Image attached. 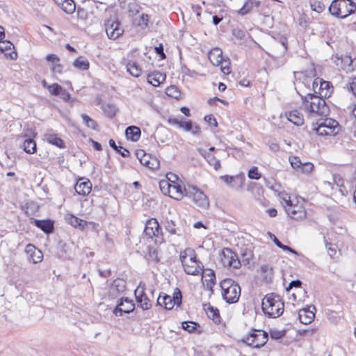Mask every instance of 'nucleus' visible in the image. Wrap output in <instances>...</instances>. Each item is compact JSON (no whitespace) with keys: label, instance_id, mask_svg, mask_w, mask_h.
<instances>
[{"label":"nucleus","instance_id":"f257e3e1","mask_svg":"<svg viewBox=\"0 0 356 356\" xmlns=\"http://www.w3.org/2000/svg\"><path fill=\"white\" fill-rule=\"evenodd\" d=\"M297 93L300 96L302 105L305 111L316 113L320 116H326L329 115L330 109L325 99L320 95L312 93H307L305 95L300 94L298 91Z\"/></svg>","mask_w":356,"mask_h":356},{"label":"nucleus","instance_id":"49530a36","mask_svg":"<svg viewBox=\"0 0 356 356\" xmlns=\"http://www.w3.org/2000/svg\"><path fill=\"white\" fill-rule=\"evenodd\" d=\"M171 178H168V180H161L159 182V188L162 193L165 195H168L170 197V191H171Z\"/></svg>","mask_w":356,"mask_h":356},{"label":"nucleus","instance_id":"7ed1b4c3","mask_svg":"<svg viewBox=\"0 0 356 356\" xmlns=\"http://www.w3.org/2000/svg\"><path fill=\"white\" fill-rule=\"evenodd\" d=\"M297 93L300 96L302 105L305 111L316 113L320 116H326L329 115L330 109L325 99L320 95L312 93H307L305 95L300 94L298 91Z\"/></svg>","mask_w":356,"mask_h":356},{"label":"nucleus","instance_id":"b1692460","mask_svg":"<svg viewBox=\"0 0 356 356\" xmlns=\"http://www.w3.org/2000/svg\"><path fill=\"white\" fill-rule=\"evenodd\" d=\"M315 314L309 308H303L299 310L298 318L301 323L309 324L314 319Z\"/></svg>","mask_w":356,"mask_h":356},{"label":"nucleus","instance_id":"79ce46f5","mask_svg":"<svg viewBox=\"0 0 356 356\" xmlns=\"http://www.w3.org/2000/svg\"><path fill=\"white\" fill-rule=\"evenodd\" d=\"M328 10L332 15L342 18L339 0H333Z\"/></svg>","mask_w":356,"mask_h":356},{"label":"nucleus","instance_id":"423d86ee","mask_svg":"<svg viewBox=\"0 0 356 356\" xmlns=\"http://www.w3.org/2000/svg\"><path fill=\"white\" fill-rule=\"evenodd\" d=\"M268 339V332L254 330L248 336L242 339V342L253 348H260L267 343Z\"/></svg>","mask_w":356,"mask_h":356},{"label":"nucleus","instance_id":"a19ab883","mask_svg":"<svg viewBox=\"0 0 356 356\" xmlns=\"http://www.w3.org/2000/svg\"><path fill=\"white\" fill-rule=\"evenodd\" d=\"M108 144L111 147H112L117 153L120 154L122 157L129 156V151L122 146H117L113 139H110Z\"/></svg>","mask_w":356,"mask_h":356},{"label":"nucleus","instance_id":"f8f14e48","mask_svg":"<svg viewBox=\"0 0 356 356\" xmlns=\"http://www.w3.org/2000/svg\"><path fill=\"white\" fill-rule=\"evenodd\" d=\"M145 284H142L140 282L138 287L134 291V294L138 306L143 310H147L152 307V303L145 293Z\"/></svg>","mask_w":356,"mask_h":356},{"label":"nucleus","instance_id":"f03ea898","mask_svg":"<svg viewBox=\"0 0 356 356\" xmlns=\"http://www.w3.org/2000/svg\"><path fill=\"white\" fill-rule=\"evenodd\" d=\"M297 93L300 96L302 105L305 111L316 113L320 116H326L329 115L330 109L325 99L320 95L312 93H307L305 95L300 94L298 91Z\"/></svg>","mask_w":356,"mask_h":356},{"label":"nucleus","instance_id":"393cba45","mask_svg":"<svg viewBox=\"0 0 356 356\" xmlns=\"http://www.w3.org/2000/svg\"><path fill=\"white\" fill-rule=\"evenodd\" d=\"M332 88L331 82L321 79L320 86L318 88V95L323 97H329L332 92Z\"/></svg>","mask_w":356,"mask_h":356},{"label":"nucleus","instance_id":"39448f33","mask_svg":"<svg viewBox=\"0 0 356 356\" xmlns=\"http://www.w3.org/2000/svg\"><path fill=\"white\" fill-rule=\"evenodd\" d=\"M222 298L229 304L238 301L241 296V287L238 284L230 278H226L220 282Z\"/></svg>","mask_w":356,"mask_h":356},{"label":"nucleus","instance_id":"69168bd1","mask_svg":"<svg viewBox=\"0 0 356 356\" xmlns=\"http://www.w3.org/2000/svg\"><path fill=\"white\" fill-rule=\"evenodd\" d=\"M314 165L309 162L302 163L299 171L304 173H309L313 170Z\"/></svg>","mask_w":356,"mask_h":356},{"label":"nucleus","instance_id":"a18cd8bd","mask_svg":"<svg viewBox=\"0 0 356 356\" xmlns=\"http://www.w3.org/2000/svg\"><path fill=\"white\" fill-rule=\"evenodd\" d=\"M165 229L171 235H181L179 229L177 227L175 222L172 220H166L165 223Z\"/></svg>","mask_w":356,"mask_h":356},{"label":"nucleus","instance_id":"c9c22d12","mask_svg":"<svg viewBox=\"0 0 356 356\" xmlns=\"http://www.w3.org/2000/svg\"><path fill=\"white\" fill-rule=\"evenodd\" d=\"M126 69L131 76L138 77L141 74L142 69L140 65L135 61H129L126 64Z\"/></svg>","mask_w":356,"mask_h":356},{"label":"nucleus","instance_id":"9d476101","mask_svg":"<svg viewBox=\"0 0 356 356\" xmlns=\"http://www.w3.org/2000/svg\"><path fill=\"white\" fill-rule=\"evenodd\" d=\"M105 29L108 38L115 40L122 35L124 30L115 17H111L105 22Z\"/></svg>","mask_w":356,"mask_h":356},{"label":"nucleus","instance_id":"680f3d73","mask_svg":"<svg viewBox=\"0 0 356 356\" xmlns=\"http://www.w3.org/2000/svg\"><path fill=\"white\" fill-rule=\"evenodd\" d=\"M145 228H153L154 229V231L156 230H161V228L157 221L155 218H152L150 220H148L145 224Z\"/></svg>","mask_w":356,"mask_h":356},{"label":"nucleus","instance_id":"a878e982","mask_svg":"<svg viewBox=\"0 0 356 356\" xmlns=\"http://www.w3.org/2000/svg\"><path fill=\"white\" fill-rule=\"evenodd\" d=\"M44 140L51 144V145H54L59 148H64L65 147V143L63 142V140L58 137V136L53 133L51 131H49L48 132H47L44 136Z\"/></svg>","mask_w":356,"mask_h":356},{"label":"nucleus","instance_id":"dca6fc26","mask_svg":"<svg viewBox=\"0 0 356 356\" xmlns=\"http://www.w3.org/2000/svg\"><path fill=\"white\" fill-rule=\"evenodd\" d=\"M74 189L79 195L86 196L90 193L92 184L89 179H79L74 186Z\"/></svg>","mask_w":356,"mask_h":356},{"label":"nucleus","instance_id":"4468645a","mask_svg":"<svg viewBox=\"0 0 356 356\" xmlns=\"http://www.w3.org/2000/svg\"><path fill=\"white\" fill-rule=\"evenodd\" d=\"M25 251L28 255L29 260L33 264H38L42 261L43 254L41 250L36 248L32 244H28L26 246Z\"/></svg>","mask_w":356,"mask_h":356},{"label":"nucleus","instance_id":"cd10ccee","mask_svg":"<svg viewBox=\"0 0 356 356\" xmlns=\"http://www.w3.org/2000/svg\"><path fill=\"white\" fill-rule=\"evenodd\" d=\"M208 57L213 65L219 66L223 58L222 51L220 48L215 47L209 52Z\"/></svg>","mask_w":356,"mask_h":356},{"label":"nucleus","instance_id":"5fc2aeb1","mask_svg":"<svg viewBox=\"0 0 356 356\" xmlns=\"http://www.w3.org/2000/svg\"><path fill=\"white\" fill-rule=\"evenodd\" d=\"M220 70L223 74H229L231 72L230 60L228 58H222V62H220Z\"/></svg>","mask_w":356,"mask_h":356},{"label":"nucleus","instance_id":"bf43d9fd","mask_svg":"<svg viewBox=\"0 0 356 356\" xmlns=\"http://www.w3.org/2000/svg\"><path fill=\"white\" fill-rule=\"evenodd\" d=\"M63 88L58 83H53L50 86H48V90L50 93L55 96H58L62 91Z\"/></svg>","mask_w":356,"mask_h":356},{"label":"nucleus","instance_id":"4be33fe9","mask_svg":"<svg viewBox=\"0 0 356 356\" xmlns=\"http://www.w3.org/2000/svg\"><path fill=\"white\" fill-rule=\"evenodd\" d=\"M183 267L185 273L188 275H197L203 272L202 263H189L186 261Z\"/></svg>","mask_w":356,"mask_h":356},{"label":"nucleus","instance_id":"e2e57ef3","mask_svg":"<svg viewBox=\"0 0 356 356\" xmlns=\"http://www.w3.org/2000/svg\"><path fill=\"white\" fill-rule=\"evenodd\" d=\"M153 228H145L144 229V234L149 238H152L153 236L159 237V236H162L161 230L154 231Z\"/></svg>","mask_w":356,"mask_h":356},{"label":"nucleus","instance_id":"ea45409f","mask_svg":"<svg viewBox=\"0 0 356 356\" xmlns=\"http://www.w3.org/2000/svg\"><path fill=\"white\" fill-rule=\"evenodd\" d=\"M73 65L80 70H87L90 67V63L87 58L79 56L74 61Z\"/></svg>","mask_w":356,"mask_h":356},{"label":"nucleus","instance_id":"e433bc0d","mask_svg":"<svg viewBox=\"0 0 356 356\" xmlns=\"http://www.w3.org/2000/svg\"><path fill=\"white\" fill-rule=\"evenodd\" d=\"M172 302L171 296L167 294H163V296L159 295L157 298V305L163 306L168 310L172 309L174 307L175 304Z\"/></svg>","mask_w":356,"mask_h":356},{"label":"nucleus","instance_id":"7c9ffc66","mask_svg":"<svg viewBox=\"0 0 356 356\" xmlns=\"http://www.w3.org/2000/svg\"><path fill=\"white\" fill-rule=\"evenodd\" d=\"M125 135L128 140L136 142L140 139L141 131L136 126H129L125 130Z\"/></svg>","mask_w":356,"mask_h":356},{"label":"nucleus","instance_id":"58836bf2","mask_svg":"<svg viewBox=\"0 0 356 356\" xmlns=\"http://www.w3.org/2000/svg\"><path fill=\"white\" fill-rule=\"evenodd\" d=\"M149 21V16L147 14H142L138 16H136L134 18L133 24L136 26H140L141 29H144L147 26Z\"/></svg>","mask_w":356,"mask_h":356},{"label":"nucleus","instance_id":"1a4fd4ad","mask_svg":"<svg viewBox=\"0 0 356 356\" xmlns=\"http://www.w3.org/2000/svg\"><path fill=\"white\" fill-rule=\"evenodd\" d=\"M319 136H334L339 131V123L332 119H326L313 129Z\"/></svg>","mask_w":356,"mask_h":356},{"label":"nucleus","instance_id":"f704fd0d","mask_svg":"<svg viewBox=\"0 0 356 356\" xmlns=\"http://www.w3.org/2000/svg\"><path fill=\"white\" fill-rule=\"evenodd\" d=\"M141 164L149 169L155 170L159 168L160 161L156 156H152V155L148 154L147 156H145V159H143V161Z\"/></svg>","mask_w":356,"mask_h":356},{"label":"nucleus","instance_id":"37998d69","mask_svg":"<svg viewBox=\"0 0 356 356\" xmlns=\"http://www.w3.org/2000/svg\"><path fill=\"white\" fill-rule=\"evenodd\" d=\"M261 272L264 277V281L268 283L272 281L273 268L268 265H262Z\"/></svg>","mask_w":356,"mask_h":356},{"label":"nucleus","instance_id":"864d4df0","mask_svg":"<svg viewBox=\"0 0 356 356\" xmlns=\"http://www.w3.org/2000/svg\"><path fill=\"white\" fill-rule=\"evenodd\" d=\"M104 113L110 118H112L117 112V108L113 104H106L103 106Z\"/></svg>","mask_w":356,"mask_h":356},{"label":"nucleus","instance_id":"6e6552de","mask_svg":"<svg viewBox=\"0 0 356 356\" xmlns=\"http://www.w3.org/2000/svg\"><path fill=\"white\" fill-rule=\"evenodd\" d=\"M220 261L223 266L239 268L241 266V261L238 259L237 254L230 248H223L220 254Z\"/></svg>","mask_w":356,"mask_h":356},{"label":"nucleus","instance_id":"6ab92c4d","mask_svg":"<svg viewBox=\"0 0 356 356\" xmlns=\"http://www.w3.org/2000/svg\"><path fill=\"white\" fill-rule=\"evenodd\" d=\"M14 44L9 40H3L0 44V51L3 53L7 58L11 60H16L17 58V54L15 51L8 52V51L14 49Z\"/></svg>","mask_w":356,"mask_h":356},{"label":"nucleus","instance_id":"c756f323","mask_svg":"<svg viewBox=\"0 0 356 356\" xmlns=\"http://www.w3.org/2000/svg\"><path fill=\"white\" fill-rule=\"evenodd\" d=\"M204 309L206 311L208 317L211 318L215 323H220V313L217 308L213 307L210 304H206L204 305Z\"/></svg>","mask_w":356,"mask_h":356},{"label":"nucleus","instance_id":"c03bdc74","mask_svg":"<svg viewBox=\"0 0 356 356\" xmlns=\"http://www.w3.org/2000/svg\"><path fill=\"white\" fill-rule=\"evenodd\" d=\"M309 4L312 10L318 13H323L325 9L323 0H309Z\"/></svg>","mask_w":356,"mask_h":356},{"label":"nucleus","instance_id":"774afa93","mask_svg":"<svg viewBox=\"0 0 356 356\" xmlns=\"http://www.w3.org/2000/svg\"><path fill=\"white\" fill-rule=\"evenodd\" d=\"M232 34L236 38L241 40H243L245 37V32L239 29H234L232 31Z\"/></svg>","mask_w":356,"mask_h":356},{"label":"nucleus","instance_id":"bb28decb","mask_svg":"<svg viewBox=\"0 0 356 356\" xmlns=\"http://www.w3.org/2000/svg\"><path fill=\"white\" fill-rule=\"evenodd\" d=\"M65 219L67 221V222L71 225L72 227L75 228H79L81 230H83L86 225V221L74 216L72 214H66L65 216Z\"/></svg>","mask_w":356,"mask_h":356},{"label":"nucleus","instance_id":"c85d7f7f","mask_svg":"<svg viewBox=\"0 0 356 356\" xmlns=\"http://www.w3.org/2000/svg\"><path fill=\"white\" fill-rule=\"evenodd\" d=\"M165 74L160 72H154L147 76V82L154 87L159 86L165 80Z\"/></svg>","mask_w":356,"mask_h":356},{"label":"nucleus","instance_id":"72a5a7b5","mask_svg":"<svg viewBox=\"0 0 356 356\" xmlns=\"http://www.w3.org/2000/svg\"><path fill=\"white\" fill-rule=\"evenodd\" d=\"M287 119L296 126H300L304 123L303 115L298 110L290 111L287 115Z\"/></svg>","mask_w":356,"mask_h":356},{"label":"nucleus","instance_id":"338daca9","mask_svg":"<svg viewBox=\"0 0 356 356\" xmlns=\"http://www.w3.org/2000/svg\"><path fill=\"white\" fill-rule=\"evenodd\" d=\"M347 89L352 91L353 95L356 97V76L350 79L347 85Z\"/></svg>","mask_w":356,"mask_h":356},{"label":"nucleus","instance_id":"2eb2a0df","mask_svg":"<svg viewBox=\"0 0 356 356\" xmlns=\"http://www.w3.org/2000/svg\"><path fill=\"white\" fill-rule=\"evenodd\" d=\"M220 179L233 188H238L243 186L245 177L243 175L236 176L222 175L220 177Z\"/></svg>","mask_w":356,"mask_h":356},{"label":"nucleus","instance_id":"412c9836","mask_svg":"<svg viewBox=\"0 0 356 356\" xmlns=\"http://www.w3.org/2000/svg\"><path fill=\"white\" fill-rule=\"evenodd\" d=\"M71 244L60 241L58 244L57 256L58 258L70 259L72 257Z\"/></svg>","mask_w":356,"mask_h":356},{"label":"nucleus","instance_id":"09e8293b","mask_svg":"<svg viewBox=\"0 0 356 356\" xmlns=\"http://www.w3.org/2000/svg\"><path fill=\"white\" fill-rule=\"evenodd\" d=\"M197 327H200V325L194 321H184L181 323L182 329L190 333L195 332Z\"/></svg>","mask_w":356,"mask_h":356},{"label":"nucleus","instance_id":"13d9d810","mask_svg":"<svg viewBox=\"0 0 356 356\" xmlns=\"http://www.w3.org/2000/svg\"><path fill=\"white\" fill-rule=\"evenodd\" d=\"M286 334V330H270V336L273 339L278 340L283 338Z\"/></svg>","mask_w":356,"mask_h":356},{"label":"nucleus","instance_id":"0e129e2a","mask_svg":"<svg viewBox=\"0 0 356 356\" xmlns=\"http://www.w3.org/2000/svg\"><path fill=\"white\" fill-rule=\"evenodd\" d=\"M182 120H184V118L182 116H179V117L170 116L168 119V122L171 125L177 126L179 128H180Z\"/></svg>","mask_w":356,"mask_h":356},{"label":"nucleus","instance_id":"4d7b16f0","mask_svg":"<svg viewBox=\"0 0 356 356\" xmlns=\"http://www.w3.org/2000/svg\"><path fill=\"white\" fill-rule=\"evenodd\" d=\"M241 261L244 264V265L249 264L250 260L252 257V253L250 250L245 249V250H241Z\"/></svg>","mask_w":356,"mask_h":356},{"label":"nucleus","instance_id":"6e6d98bb","mask_svg":"<svg viewBox=\"0 0 356 356\" xmlns=\"http://www.w3.org/2000/svg\"><path fill=\"white\" fill-rule=\"evenodd\" d=\"M289 160L291 167L293 169H295L296 170H300V166L302 165V163L298 156H289Z\"/></svg>","mask_w":356,"mask_h":356},{"label":"nucleus","instance_id":"ddd939ff","mask_svg":"<svg viewBox=\"0 0 356 356\" xmlns=\"http://www.w3.org/2000/svg\"><path fill=\"white\" fill-rule=\"evenodd\" d=\"M286 213L290 218L296 220L304 219L307 214L306 210L301 204H293L286 207Z\"/></svg>","mask_w":356,"mask_h":356},{"label":"nucleus","instance_id":"5701e85b","mask_svg":"<svg viewBox=\"0 0 356 356\" xmlns=\"http://www.w3.org/2000/svg\"><path fill=\"white\" fill-rule=\"evenodd\" d=\"M171 191L170 197L177 200H180L185 195V189L187 186L182 187L181 185L175 184L174 181H171Z\"/></svg>","mask_w":356,"mask_h":356},{"label":"nucleus","instance_id":"052dcab7","mask_svg":"<svg viewBox=\"0 0 356 356\" xmlns=\"http://www.w3.org/2000/svg\"><path fill=\"white\" fill-rule=\"evenodd\" d=\"M248 177L250 179L258 180L261 178V174L258 172V168L257 166H252L248 171Z\"/></svg>","mask_w":356,"mask_h":356},{"label":"nucleus","instance_id":"a211bd4d","mask_svg":"<svg viewBox=\"0 0 356 356\" xmlns=\"http://www.w3.org/2000/svg\"><path fill=\"white\" fill-rule=\"evenodd\" d=\"M342 18L353 14L356 10V3L352 0H339Z\"/></svg>","mask_w":356,"mask_h":356},{"label":"nucleus","instance_id":"de8ad7c7","mask_svg":"<svg viewBox=\"0 0 356 356\" xmlns=\"http://www.w3.org/2000/svg\"><path fill=\"white\" fill-rule=\"evenodd\" d=\"M81 118L83 123L87 127L90 128L93 130H97L98 124L95 120H94L90 116L85 113L81 115Z\"/></svg>","mask_w":356,"mask_h":356},{"label":"nucleus","instance_id":"3c124183","mask_svg":"<svg viewBox=\"0 0 356 356\" xmlns=\"http://www.w3.org/2000/svg\"><path fill=\"white\" fill-rule=\"evenodd\" d=\"M165 93L168 96L173 97L175 99H178L181 94L179 88L174 85L168 87L166 88Z\"/></svg>","mask_w":356,"mask_h":356},{"label":"nucleus","instance_id":"473e14b6","mask_svg":"<svg viewBox=\"0 0 356 356\" xmlns=\"http://www.w3.org/2000/svg\"><path fill=\"white\" fill-rule=\"evenodd\" d=\"M261 2L258 0H248L243 6L238 11V13L242 16L250 13L254 8H258Z\"/></svg>","mask_w":356,"mask_h":356},{"label":"nucleus","instance_id":"603ef678","mask_svg":"<svg viewBox=\"0 0 356 356\" xmlns=\"http://www.w3.org/2000/svg\"><path fill=\"white\" fill-rule=\"evenodd\" d=\"M171 299L172 300V303L175 304V305L180 306L182 302V294L181 291L179 289L176 288L173 293V296L171 297Z\"/></svg>","mask_w":356,"mask_h":356},{"label":"nucleus","instance_id":"aec40b11","mask_svg":"<svg viewBox=\"0 0 356 356\" xmlns=\"http://www.w3.org/2000/svg\"><path fill=\"white\" fill-rule=\"evenodd\" d=\"M197 152L202 155L211 165H213L216 170H218L221 168L220 160L217 159L215 156L202 148H197Z\"/></svg>","mask_w":356,"mask_h":356},{"label":"nucleus","instance_id":"9b49d317","mask_svg":"<svg viewBox=\"0 0 356 356\" xmlns=\"http://www.w3.org/2000/svg\"><path fill=\"white\" fill-rule=\"evenodd\" d=\"M135 308V304L132 300L128 298H122L118 301L116 307L113 312L117 316H122L123 314H129Z\"/></svg>","mask_w":356,"mask_h":356},{"label":"nucleus","instance_id":"2f4dec72","mask_svg":"<svg viewBox=\"0 0 356 356\" xmlns=\"http://www.w3.org/2000/svg\"><path fill=\"white\" fill-rule=\"evenodd\" d=\"M126 289L125 281L122 279H117L112 283L109 293L112 296H116L118 293L123 292Z\"/></svg>","mask_w":356,"mask_h":356},{"label":"nucleus","instance_id":"8fccbe9b","mask_svg":"<svg viewBox=\"0 0 356 356\" xmlns=\"http://www.w3.org/2000/svg\"><path fill=\"white\" fill-rule=\"evenodd\" d=\"M60 8L67 14H72L75 11L76 5L73 0H66Z\"/></svg>","mask_w":356,"mask_h":356},{"label":"nucleus","instance_id":"f3484780","mask_svg":"<svg viewBox=\"0 0 356 356\" xmlns=\"http://www.w3.org/2000/svg\"><path fill=\"white\" fill-rule=\"evenodd\" d=\"M35 226L40 229L47 234H49L54 232V222L51 219L38 220L35 219L33 222Z\"/></svg>","mask_w":356,"mask_h":356},{"label":"nucleus","instance_id":"4c0bfd02","mask_svg":"<svg viewBox=\"0 0 356 356\" xmlns=\"http://www.w3.org/2000/svg\"><path fill=\"white\" fill-rule=\"evenodd\" d=\"M21 147L23 149L24 152L27 154H33L36 151V143L35 140L32 138H26Z\"/></svg>","mask_w":356,"mask_h":356},{"label":"nucleus","instance_id":"0eeeda50","mask_svg":"<svg viewBox=\"0 0 356 356\" xmlns=\"http://www.w3.org/2000/svg\"><path fill=\"white\" fill-rule=\"evenodd\" d=\"M185 196L192 197L193 202L201 208L206 209L209 207L207 195L196 186L188 185L185 189Z\"/></svg>","mask_w":356,"mask_h":356},{"label":"nucleus","instance_id":"20e7f679","mask_svg":"<svg viewBox=\"0 0 356 356\" xmlns=\"http://www.w3.org/2000/svg\"><path fill=\"white\" fill-rule=\"evenodd\" d=\"M284 303L280 296L275 293H268L262 300L261 308L269 318L280 316L284 312Z\"/></svg>","mask_w":356,"mask_h":356}]
</instances>
